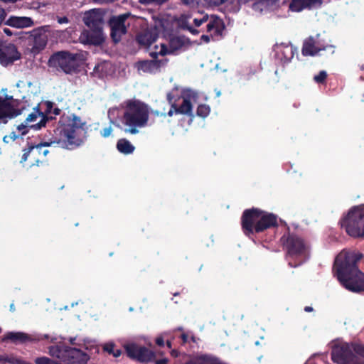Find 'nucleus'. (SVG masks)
<instances>
[{
    "mask_svg": "<svg viewBox=\"0 0 364 364\" xmlns=\"http://www.w3.org/2000/svg\"><path fill=\"white\" fill-rule=\"evenodd\" d=\"M4 32L9 36H11L12 35V32L10 29L5 28H4Z\"/></svg>",
    "mask_w": 364,
    "mask_h": 364,
    "instance_id": "4d7b16f0",
    "label": "nucleus"
},
{
    "mask_svg": "<svg viewBox=\"0 0 364 364\" xmlns=\"http://www.w3.org/2000/svg\"><path fill=\"white\" fill-rule=\"evenodd\" d=\"M191 340L193 343L196 345L197 340H198V338H196L194 336H190L188 333H183V345L187 343V342H189Z\"/></svg>",
    "mask_w": 364,
    "mask_h": 364,
    "instance_id": "37998d69",
    "label": "nucleus"
},
{
    "mask_svg": "<svg viewBox=\"0 0 364 364\" xmlns=\"http://www.w3.org/2000/svg\"><path fill=\"white\" fill-rule=\"evenodd\" d=\"M279 225L278 216L262 210L259 208L245 209L241 217V226L244 234L251 237Z\"/></svg>",
    "mask_w": 364,
    "mask_h": 364,
    "instance_id": "7ed1b4c3",
    "label": "nucleus"
},
{
    "mask_svg": "<svg viewBox=\"0 0 364 364\" xmlns=\"http://www.w3.org/2000/svg\"><path fill=\"white\" fill-rule=\"evenodd\" d=\"M127 355L139 362H148L153 360L155 354L145 346H141L135 343L128 344L125 346Z\"/></svg>",
    "mask_w": 364,
    "mask_h": 364,
    "instance_id": "4468645a",
    "label": "nucleus"
},
{
    "mask_svg": "<svg viewBox=\"0 0 364 364\" xmlns=\"http://www.w3.org/2000/svg\"><path fill=\"white\" fill-rule=\"evenodd\" d=\"M200 40L203 42H205V43H209L210 41L211 40V34L210 35H205L203 34L200 36Z\"/></svg>",
    "mask_w": 364,
    "mask_h": 364,
    "instance_id": "8fccbe9b",
    "label": "nucleus"
},
{
    "mask_svg": "<svg viewBox=\"0 0 364 364\" xmlns=\"http://www.w3.org/2000/svg\"><path fill=\"white\" fill-rule=\"evenodd\" d=\"M52 113L55 115H59L60 114V109L58 107H55L53 109Z\"/></svg>",
    "mask_w": 364,
    "mask_h": 364,
    "instance_id": "5fc2aeb1",
    "label": "nucleus"
},
{
    "mask_svg": "<svg viewBox=\"0 0 364 364\" xmlns=\"http://www.w3.org/2000/svg\"><path fill=\"white\" fill-rule=\"evenodd\" d=\"M10 310L13 311L15 310V307H14V305L13 304L10 305Z\"/></svg>",
    "mask_w": 364,
    "mask_h": 364,
    "instance_id": "e2e57ef3",
    "label": "nucleus"
},
{
    "mask_svg": "<svg viewBox=\"0 0 364 364\" xmlns=\"http://www.w3.org/2000/svg\"><path fill=\"white\" fill-rule=\"evenodd\" d=\"M151 55L153 58L152 60L139 61L137 63V68L144 73L154 74L159 72L161 67L166 65L167 60L166 58L158 59L157 53H151Z\"/></svg>",
    "mask_w": 364,
    "mask_h": 364,
    "instance_id": "2eb2a0df",
    "label": "nucleus"
},
{
    "mask_svg": "<svg viewBox=\"0 0 364 364\" xmlns=\"http://www.w3.org/2000/svg\"><path fill=\"white\" fill-rule=\"evenodd\" d=\"M360 68L361 70L364 71V64L360 65Z\"/></svg>",
    "mask_w": 364,
    "mask_h": 364,
    "instance_id": "0e129e2a",
    "label": "nucleus"
},
{
    "mask_svg": "<svg viewBox=\"0 0 364 364\" xmlns=\"http://www.w3.org/2000/svg\"><path fill=\"white\" fill-rule=\"evenodd\" d=\"M198 99V93L196 91L188 88L183 89V115H186L189 125L194 119L191 102H196Z\"/></svg>",
    "mask_w": 364,
    "mask_h": 364,
    "instance_id": "f3484780",
    "label": "nucleus"
},
{
    "mask_svg": "<svg viewBox=\"0 0 364 364\" xmlns=\"http://www.w3.org/2000/svg\"><path fill=\"white\" fill-rule=\"evenodd\" d=\"M155 343L159 347L164 346V339L162 336H158L155 340Z\"/></svg>",
    "mask_w": 364,
    "mask_h": 364,
    "instance_id": "de8ad7c7",
    "label": "nucleus"
},
{
    "mask_svg": "<svg viewBox=\"0 0 364 364\" xmlns=\"http://www.w3.org/2000/svg\"><path fill=\"white\" fill-rule=\"evenodd\" d=\"M228 0H203L205 4H208L209 6H221L223 4H225ZM198 0H183V5H195L198 4Z\"/></svg>",
    "mask_w": 364,
    "mask_h": 364,
    "instance_id": "7c9ffc66",
    "label": "nucleus"
},
{
    "mask_svg": "<svg viewBox=\"0 0 364 364\" xmlns=\"http://www.w3.org/2000/svg\"><path fill=\"white\" fill-rule=\"evenodd\" d=\"M56 20H57L58 23H60V24L68 23L70 21L68 18L66 17V16H57Z\"/></svg>",
    "mask_w": 364,
    "mask_h": 364,
    "instance_id": "49530a36",
    "label": "nucleus"
},
{
    "mask_svg": "<svg viewBox=\"0 0 364 364\" xmlns=\"http://www.w3.org/2000/svg\"><path fill=\"white\" fill-rule=\"evenodd\" d=\"M328 74L325 70H321L318 75H314V80L318 84H324L326 81Z\"/></svg>",
    "mask_w": 364,
    "mask_h": 364,
    "instance_id": "e433bc0d",
    "label": "nucleus"
},
{
    "mask_svg": "<svg viewBox=\"0 0 364 364\" xmlns=\"http://www.w3.org/2000/svg\"><path fill=\"white\" fill-rule=\"evenodd\" d=\"M162 27L164 35L167 37L178 36L182 29V14L177 16H169L163 22Z\"/></svg>",
    "mask_w": 364,
    "mask_h": 364,
    "instance_id": "a211bd4d",
    "label": "nucleus"
},
{
    "mask_svg": "<svg viewBox=\"0 0 364 364\" xmlns=\"http://www.w3.org/2000/svg\"><path fill=\"white\" fill-rule=\"evenodd\" d=\"M21 58V54L16 46L7 42H0V63L3 66L12 65L16 60Z\"/></svg>",
    "mask_w": 364,
    "mask_h": 364,
    "instance_id": "ddd939ff",
    "label": "nucleus"
},
{
    "mask_svg": "<svg viewBox=\"0 0 364 364\" xmlns=\"http://www.w3.org/2000/svg\"><path fill=\"white\" fill-rule=\"evenodd\" d=\"M9 340L14 343H23L31 340L29 336L23 332H9L4 338V341Z\"/></svg>",
    "mask_w": 364,
    "mask_h": 364,
    "instance_id": "cd10ccee",
    "label": "nucleus"
},
{
    "mask_svg": "<svg viewBox=\"0 0 364 364\" xmlns=\"http://www.w3.org/2000/svg\"><path fill=\"white\" fill-rule=\"evenodd\" d=\"M11 353H4V364L9 363Z\"/></svg>",
    "mask_w": 364,
    "mask_h": 364,
    "instance_id": "603ef678",
    "label": "nucleus"
},
{
    "mask_svg": "<svg viewBox=\"0 0 364 364\" xmlns=\"http://www.w3.org/2000/svg\"><path fill=\"white\" fill-rule=\"evenodd\" d=\"M103 68H104V65L97 64L95 66L92 74L94 76L97 77L99 78H103L105 76V73H103Z\"/></svg>",
    "mask_w": 364,
    "mask_h": 364,
    "instance_id": "58836bf2",
    "label": "nucleus"
},
{
    "mask_svg": "<svg viewBox=\"0 0 364 364\" xmlns=\"http://www.w3.org/2000/svg\"><path fill=\"white\" fill-rule=\"evenodd\" d=\"M6 16V13L2 8H0V25L3 23V21L5 20Z\"/></svg>",
    "mask_w": 364,
    "mask_h": 364,
    "instance_id": "3c124183",
    "label": "nucleus"
},
{
    "mask_svg": "<svg viewBox=\"0 0 364 364\" xmlns=\"http://www.w3.org/2000/svg\"><path fill=\"white\" fill-rule=\"evenodd\" d=\"M166 346L169 349L171 348V342L170 341H167Z\"/></svg>",
    "mask_w": 364,
    "mask_h": 364,
    "instance_id": "052dcab7",
    "label": "nucleus"
},
{
    "mask_svg": "<svg viewBox=\"0 0 364 364\" xmlns=\"http://www.w3.org/2000/svg\"><path fill=\"white\" fill-rule=\"evenodd\" d=\"M360 80L364 81L363 77H360Z\"/></svg>",
    "mask_w": 364,
    "mask_h": 364,
    "instance_id": "774afa93",
    "label": "nucleus"
},
{
    "mask_svg": "<svg viewBox=\"0 0 364 364\" xmlns=\"http://www.w3.org/2000/svg\"><path fill=\"white\" fill-rule=\"evenodd\" d=\"M274 51L279 60L285 64L291 60L294 55L295 49L291 45L282 43L274 46Z\"/></svg>",
    "mask_w": 364,
    "mask_h": 364,
    "instance_id": "412c9836",
    "label": "nucleus"
},
{
    "mask_svg": "<svg viewBox=\"0 0 364 364\" xmlns=\"http://www.w3.org/2000/svg\"><path fill=\"white\" fill-rule=\"evenodd\" d=\"M161 53L162 55H164L165 54V53H163V50H161Z\"/></svg>",
    "mask_w": 364,
    "mask_h": 364,
    "instance_id": "338daca9",
    "label": "nucleus"
},
{
    "mask_svg": "<svg viewBox=\"0 0 364 364\" xmlns=\"http://www.w3.org/2000/svg\"><path fill=\"white\" fill-rule=\"evenodd\" d=\"M28 124L26 126L21 124L18 126L17 129L21 132V135H25L28 132Z\"/></svg>",
    "mask_w": 364,
    "mask_h": 364,
    "instance_id": "09e8293b",
    "label": "nucleus"
},
{
    "mask_svg": "<svg viewBox=\"0 0 364 364\" xmlns=\"http://www.w3.org/2000/svg\"><path fill=\"white\" fill-rule=\"evenodd\" d=\"M17 114L14 107L6 100L0 97V122L6 123L7 118H12Z\"/></svg>",
    "mask_w": 364,
    "mask_h": 364,
    "instance_id": "a878e982",
    "label": "nucleus"
},
{
    "mask_svg": "<svg viewBox=\"0 0 364 364\" xmlns=\"http://www.w3.org/2000/svg\"><path fill=\"white\" fill-rule=\"evenodd\" d=\"M129 16V14H124L117 16H113L109 19L110 36L115 43L119 42L122 36L127 33L125 21Z\"/></svg>",
    "mask_w": 364,
    "mask_h": 364,
    "instance_id": "f8f14e48",
    "label": "nucleus"
},
{
    "mask_svg": "<svg viewBox=\"0 0 364 364\" xmlns=\"http://www.w3.org/2000/svg\"><path fill=\"white\" fill-rule=\"evenodd\" d=\"M43 116L47 117L48 122H50V121H52V120H53L55 119L54 117L50 116V114H43Z\"/></svg>",
    "mask_w": 364,
    "mask_h": 364,
    "instance_id": "6e6d98bb",
    "label": "nucleus"
},
{
    "mask_svg": "<svg viewBox=\"0 0 364 364\" xmlns=\"http://www.w3.org/2000/svg\"><path fill=\"white\" fill-rule=\"evenodd\" d=\"M113 129L112 126H109L107 127L104 128L101 132L100 134L102 137L107 138L109 136L112 132Z\"/></svg>",
    "mask_w": 364,
    "mask_h": 364,
    "instance_id": "c03bdc74",
    "label": "nucleus"
},
{
    "mask_svg": "<svg viewBox=\"0 0 364 364\" xmlns=\"http://www.w3.org/2000/svg\"><path fill=\"white\" fill-rule=\"evenodd\" d=\"M363 257L360 252L341 251L336 257L333 270L341 284L355 294L364 292V273L358 267V262Z\"/></svg>",
    "mask_w": 364,
    "mask_h": 364,
    "instance_id": "f03ea898",
    "label": "nucleus"
},
{
    "mask_svg": "<svg viewBox=\"0 0 364 364\" xmlns=\"http://www.w3.org/2000/svg\"><path fill=\"white\" fill-rule=\"evenodd\" d=\"M86 123L75 114L70 115L63 114L58 122V127L55 130V134L59 136L58 139L50 142H43L37 145L28 143V146L23 149L20 163L29 161V166H38L46 161V157L49 153L46 149L52 144H57L59 146L74 149L83 143L82 135L86 132Z\"/></svg>",
    "mask_w": 364,
    "mask_h": 364,
    "instance_id": "f257e3e1",
    "label": "nucleus"
},
{
    "mask_svg": "<svg viewBox=\"0 0 364 364\" xmlns=\"http://www.w3.org/2000/svg\"><path fill=\"white\" fill-rule=\"evenodd\" d=\"M18 138V136L14 132H12L9 135H6L3 138V141L4 143H9L11 141H15Z\"/></svg>",
    "mask_w": 364,
    "mask_h": 364,
    "instance_id": "a19ab883",
    "label": "nucleus"
},
{
    "mask_svg": "<svg viewBox=\"0 0 364 364\" xmlns=\"http://www.w3.org/2000/svg\"><path fill=\"white\" fill-rule=\"evenodd\" d=\"M256 70L250 68L245 70L240 76V80L242 82H248L255 75Z\"/></svg>",
    "mask_w": 364,
    "mask_h": 364,
    "instance_id": "f704fd0d",
    "label": "nucleus"
},
{
    "mask_svg": "<svg viewBox=\"0 0 364 364\" xmlns=\"http://www.w3.org/2000/svg\"><path fill=\"white\" fill-rule=\"evenodd\" d=\"M321 4L322 0H291L289 9L294 12H300L304 9L319 7Z\"/></svg>",
    "mask_w": 364,
    "mask_h": 364,
    "instance_id": "4be33fe9",
    "label": "nucleus"
},
{
    "mask_svg": "<svg viewBox=\"0 0 364 364\" xmlns=\"http://www.w3.org/2000/svg\"><path fill=\"white\" fill-rule=\"evenodd\" d=\"M211 111L209 105H199L196 109V114L200 117H206Z\"/></svg>",
    "mask_w": 364,
    "mask_h": 364,
    "instance_id": "72a5a7b5",
    "label": "nucleus"
},
{
    "mask_svg": "<svg viewBox=\"0 0 364 364\" xmlns=\"http://www.w3.org/2000/svg\"><path fill=\"white\" fill-rule=\"evenodd\" d=\"M74 341H75V338H71V339H70V343H71L72 344H73V343H74Z\"/></svg>",
    "mask_w": 364,
    "mask_h": 364,
    "instance_id": "69168bd1",
    "label": "nucleus"
},
{
    "mask_svg": "<svg viewBox=\"0 0 364 364\" xmlns=\"http://www.w3.org/2000/svg\"><path fill=\"white\" fill-rule=\"evenodd\" d=\"M331 357L336 364H364V345L343 343L331 350Z\"/></svg>",
    "mask_w": 364,
    "mask_h": 364,
    "instance_id": "423d86ee",
    "label": "nucleus"
},
{
    "mask_svg": "<svg viewBox=\"0 0 364 364\" xmlns=\"http://www.w3.org/2000/svg\"><path fill=\"white\" fill-rule=\"evenodd\" d=\"M304 310L305 312L309 313V312H312L314 311V309L311 306H306V307H304Z\"/></svg>",
    "mask_w": 364,
    "mask_h": 364,
    "instance_id": "13d9d810",
    "label": "nucleus"
},
{
    "mask_svg": "<svg viewBox=\"0 0 364 364\" xmlns=\"http://www.w3.org/2000/svg\"><path fill=\"white\" fill-rule=\"evenodd\" d=\"M117 150L124 154H131L134 152L135 147L125 138L119 139L117 143Z\"/></svg>",
    "mask_w": 364,
    "mask_h": 364,
    "instance_id": "c756f323",
    "label": "nucleus"
},
{
    "mask_svg": "<svg viewBox=\"0 0 364 364\" xmlns=\"http://www.w3.org/2000/svg\"><path fill=\"white\" fill-rule=\"evenodd\" d=\"M104 350L109 354H112L114 357L118 358L122 354L121 349H115V345L112 343H107L103 348Z\"/></svg>",
    "mask_w": 364,
    "mask_h": 364,
    "instance_id": "473e14b6",
    "label": "nucleus"
},
{
    "mask_svg": "<svg viewBox=\"0 0 364 364\" xmlns=\"http://www.w3.org/2000/svg\"><path fill=\"white\" fill-rule=\"evenodd\" d=\"M48 26L34 28L29 32L27 37L28 46L33 55L40 53L46 48L48 43Z\"/></svg>",
    "mask_w": 364,
    "mask_h": 364,
    "instance_id": "9d476101",
    "label": "nucleus"
},
{
    "mask_svg": "<svg viewBox=\"0 0 364 364\" xmlns=\"http://www.w3.org/2000/svg\"><path fill=\"white\" fill-rule=\"evenodd\" d=\"M168 1V0H139V2L143 5H149L153 3H156L157 4H162Z\"/></svg>",
    "mask_w": 364,
    "mask_h": 364,
    "instance_id": "79ce46f5",
    "label": "nucleus"
},
{
    "mask_svg": "<svg viewBox=\"0 0 364 364\" xmlns=\"http://www.w3.org/2000/svg\"><path fill=\"white\" fill-rule=\"evenodd\" d=\"M185 364H226L219 358L210 354L196 355Z\"/></svg>",
    "mask_w": 364,
    "mask_h": 364,
    "instance_id": "393cba45",
    "label": "nucleus"
},
{
    "mask_svg": "<svg viewBox=\"0 0 364 364\" xmlns=\"http://www.w3.org/2000/svg\"><path fill=\"white\" fill-rule=\"evenodd\" d=\"M181 96H178V99H176L175 95L173 92L167 95V100L168 103L171 105V108L168 112V116H172L175 114H182V104L177 103V101L180 100Z\"/></svg>",
    "mask_w": 364,
    "mask_h": 364,
    "instance_id": "c85d7f7f",
    "label": "nucleus"
},
{
    "mask_svg": "<svg viewBox=\"0 0 364 364\" xmlns=\"http://www.w3.org/2000/svg\"><path fill=\"white\" fill-rule=\"evenodd\" d=\"M2 1H4V2H16L18 0H2Z\"/></svg>",
    "mask_w": 364,
    "mask_h": 364,
    "instance_id": "680f3d73",
    "label": "nucleus"
},
{
    "mask_svg": "<svg viewBox=\"0 0 364 364\" xmlns=\"http://www.w3.org/2000/svg\"><path fill=\"white\" fill-rule=\"evenodd\" d=\"M5 24L16 28H23L32 26L33 21L30 17L11 16L6 20Z\"/></svg>",
    "mask_w": 364,
    "mask_h": 364,
    "instance_id": "b1692460",
    "label": "nucleus"
},
{
    "mask_svg": "<svg viewBox=\"0 0 364 364\" xmlns=\"http://www.w3.org/2000/svg\"><path fill=\"white\" fill-rule=\"evenodd\" d=\"M46 109L43 114H51L53 112V104L50 101L46 102Z\"/></svg>",
    "mask_w": 364,
    "mask_h": 364,
    "instance_id": "a18cd8bd",
    "label": "nucleus"
},
{
    "mask_svg": "<svg viewBox=\"0 0 364 364\" xmlns=\"http://www.w3.org/2000/svg\"><path fill=\"white\" fill-rule=\"evenodd\" d=\"M9 364H31L29 362H27L22 359L21 357H18L14 353H11V357L10 358V362Z\"/></svg>",
    "mask_w": 364,
    "mask_h": 364,
    "instance_id": "ea45409f",
    "label": "nucleus"
},
{
    "mask_svg": "<svg viewBox=\"0 0 364 364\" xmlns=\"http://www.w3.org/2000/svg\"><path fill=\"white\" fill-rule=\"evenodd\" d=\"M210 18L208 14L203 15L200 18L195 17L193 19V23L195 28L200 26L204 22L209 21Z\"/></svg>",
    "mask_w": 364,
    "mask_h": 364,
    "instance_id": "4c0bfd02",
    "label": "nucleus"
},
{
    "mask_svg": "<svg viewBox=\"0 0 364 364\" xmlns=\"http://www.w3.org/2000/svg\"><path fill=\"white\" fill-rule=\"evenodd\" d=\"M341 228L353 238H364V205L351 208L340 220Z\"/></svg>",
    "mask_w": 364,
    "mask_h": 364,
    "instance_id": "6e6552de",
    "label": "nucleus"
},
{
    "mask_svg": "<svg viewBox=\"0 0 364 364\" xmlns=\"http://www.w3.org/2000/svg\"><path fill=\"white\" fill-rule=\"evenodd\" d=\"M0 364H4V354H0Z\"/></svg>",
    "mask_w": 364,
    "mask_h": 364,
    "instance_id": "bf43d9fd",
    "label": "nucleus"
},
{
    "mask_svg": "<svg viewBox=\"0 0 364 364\" xmlns=\"http://www.w3.org/2000/svg\"><path fill=\"white\" fill-rule=\"evenodd\" d=\"M158 38V33L156 28L146 30L136 36L139 44L144 46H150Z\"/></svg>",
    "mask_w": 364,
    "mask_h": 364,
    "instance_id": "5701e85b",
    "label": "nucleus"
},
{
    "mask_svg": "<svg viewBox=\"0 0 364 364\" xmlns=\"http://www.w3.org/2000/svg\"><path fill=\"white\" fill-rule=\"evenodd\" d=\"M86 40L89 44L95 46L102 44L105 41L102 29H90L87 32Z\"/></svg>",
    "mask_w": 364,
    "mask_h": 364,
    "instance_id": "bb28decb",
    "label": "nucleus"
},
{
    "mask_svg": "<svg viewBox=\"0 0 364 364\" xmlns=\"http://www.w3.org/2000/svg\"><path fill=\"white\" fill-rule=\"evenodd\" d=\"M48 353L65 364H87L90 359L86 352L65 345L51 346L48 348Z\"/></svg>",
    "mask_w": 364,
    "mask_h": 364,
    "instance_id": "1a4fd4ad",
    "label": "nucleus"
},
{
    "mask_svg": "<svg viewBox=\"0 0 364 364\" xmlns=\"http://www.w3.org/2000/svg\"><path fill=\"white\" fill-rule=\"evenodd\" d=\"M168 38L169 45L171 49L177 50L182 48V36L178 35L168 37Z\"/></svg>",
    "mask_w": 364,
    "mask_h": 364,
    "instance_id": "2f4dec72",
    "label": "nucleus"
},
{
    "mask_svg": "<svg viewBox=\"0 0 364 364\" xmlns=\"http://www.w3.org/2000/svg\"><path fill=\"white\" fill-rule=\"evenodd\" d=\"M283 250L286 252V259L290 267L296 268L301 264L306 257L309 247L304 239L294 233L288 232L280 239Z\"/></svg>",
    "mask_w": 364,
    "mask_h": 364,
    "instance_id": "39448f33",
    "label": "nucleus"
},
{
    "mask_svg": "<svg viewBox=\"0 0 364 364\" xmlns=\"http://www.w3.org/2000/svg\"><path fill=\"white\" fill-rule=\"evenodd\" d=\"M25 122L29 127L38 130L46 127L48 122V118L46 116H43V112H41L38 106H37L33 109V111L28 115Z\"/></svg>",
    "mask_w": 364,
    "mask_h": 364,
    "instance_id": "6ab92c4d",
    "label": "nucleus"
},
{
    "mask_svg": "<svg viewBox=\"0 0 364 364\" xmlns=\"http://www.w3.org/2000/svg\"><path fill=\"white\" fill-rule=\"evenodd\" d=\"M105 13L100 9H95L84 14L83 21L90 29H102Z\"/></svg>",
    "mask_w": 364,
    "mask_h": 364,
    "instance_id": "dca6fc26",
    "label": "nucleus"
},
{
    "mask_svg": "<svg viewBox=\"0 0 364 364\" xmlns=\"http://www.w3.org/2000/svg\"><path fill=\"white\" fill-rule=\"evenodd\" d=\"M183 31H188L193 35H196L200 32L198 29L190 25L188 18L185 15H183Z\"/></svg>",
    "mask_w": 364,
    "mask_h": 364,
    "instance_id": "c9c22d12",
    "label": "nucleus"
},
{
    "mask_svg": "<svg viewBox=\"0 0 364 364\" xmlns=\"http://www.w3.org/2000/svg\"><path fill=\"white\" fill-rule=\"evenodd\" d=\"M321 35L318 34L316 38L314 36H309L304 40L301 48V53L303 55L314 56L317 55L318 52L326 50H328L332 54L334 53V47L322 43L319 39Z\"/></svg>",
    "mask_w": 364,
    "mask_h": 364,
    "instance_id": "9b49d317",
    "label": "nucleus"
},
{
    "mask_svg": "<svg viewBox=\"0 0 364 364\" xmlns=\"http://www.w3.org/2000/svg\"><path fill=\"white\" fill-rule=\"evenodd\" d=\"M124 114L122 122L129 127L126 132L135 134L139 132L137 128L147 124L149 117L148 105L139 100H127L123 103Z\"/></svg>",
    "mask_w": 364,
    "mask_h": 364,
    "instance_id": "20e7f679",
    "label": "nucleus"
},
{
    "mask_svg": "<svg viewBox=\"0 0 364 364\" xmlns=\"http://www.w3.org/2000/svg\"><path fill=\"white\" fill-rule=\"evenodd\" d=\"M155 364H168V360L166 358L156 360Z\"/></svg>",
    "mask_w": 364,
    "mask_h": 364,
    "instance_id": "864d4df0",
    "label": "nucleus"
},
{
    "mask_svg": "<svg viewBox=\"0 0 364 364\" xmlns=\"http://www.w3.org/2000/svg\"><path fill=\"white\" fill-rule=\"evenodd\" d=\"M207 31L210 33L211 39L219 40L223 37V32L225 30L223 21L215 16H211L207 24Z\"/></svg>",
    "mask_w": 364,
    "mask_h": 364,
    "instance_id": "aec40b11",
    "label": "nucleus"
},
{
    "mask_svg": "<svg viewBox=\"0 0 364 364\" xmlns=\"http://www.w3.org/2000/svg\"><path fill=\"white\" fill-rule=\"evenodd\" d=\"M85 60L82 53H73L67 50L58 51L52 54L48 65L50 68L60 70L67 74L76 73L80 63Z\"/></svg>",
    "mask_w": 364,
    "mask_h": 364,
    "instance_id": "0eeeda50",
    "label": "nucleus"
}]
</instances>
